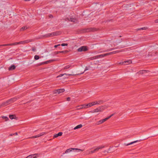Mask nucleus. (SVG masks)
<instances>
[{"mask_svg":"<svg viewBox=\"0 0 158 158\" xmlns=\"http://www.w3.org/2000/svg\"><path fill=\"white\" fill-rule=\"evenodd\" d=\"M119 52L118 51H114L112 52H110L108 53H106L105 54H102L99 55H98L91 58V60L96 59H97L101 58H103L106 56L110 55L112 54H114L117 52Z\"/></svg>","mask_w":158,"mask_h":158,"instance_id":"nucleus-1","label":"nucleus"},{"mask_svg":"<svg viewBox=\"0 0 158 158\" xmlns=\"http://www.w3.org/2000/svg\"><path fill=\"white\" fill-rule=\"evenodd\" d=\"M17 99V98H14L8 100L6 102L2 103V104L0 105V108L2 106H7L8 104H10L11 103H12L15 101Z\"/></svg>","mask_w":158,"mask_h":158,"instance_id":"nucleus-2","label":"nucleus"},{"mask_svg":"<svg viewBox=\"0 0 158 158\" xmlns=\"http://www.w3.org/2000/svg\"><path fill=\"white\" fill-rule=\"evenodd\" d=\"M83 151V150H82L78 148H71L66 150L64 154L68 153L72 151L74 152H79L80 151Z\"/></svg>","mask_w":158,"mask_h":158,"instance_id":"nucleus-3","label":"nucleus"},{"mask_svg":"<svg viewBox=\"0 0 158 158\" xmlns=\"http://www.w3.org/2000/svg\"><path fill=\"white\" fill-rule=\"evenodd\" d=\"M106 108L104 106L99 107L94 110L92 112L93 113L98 112H102Z\"/></svg>","mask_w":158,"mask_h":158,"instance_id":"nucleus-4","label":"nucleus"},{"mask_svg":"<svg viewBox=\"0 0 158 158\" xmlns=\"http://www.w3.org/2000/svg\"><path fill=\"white\" fill-rule=\"evenodd\" d=\"M58 35V33L56 32H53L51 33H49L46 34L44 35V37H52Z\"/></svg>","mask_w":158,"mask_h":158,"instance_id":"nucleus-5","label":"nucleus"},{"mask_svg":"<svg viewBox=\"0 0 158 158\" xmlns=\"http://www.w3.org/2000/svg\"><path fill=\"white\" fill-rule=\"evenodd\" d=\"M114 115V114H113L111 115L110 116L108 117H107L106 118L103 119H102L101 120H99L98 122V124H100L102 123H103L106 120H107V119L110 118V117H111L112 116Z\"/></svg>","mask_w":158,"mask_h":158,"instance_id":"nucleus-6","label":"nucleus"},{"mask_svg":"<svg viewBox=\"0 0 158 158\" xmlns=\"http://www.w3.org/2000/svg\"><path fill=\"white\" fill-rule=\"evenodd\" d=\"M79 52L85 51L87 50V48L85 46L80 47L77 49Z\"/></svg>","mask_w":158,"mask_h":158,"instance_id":"nucleus-7","label":"nucleus"},{"mask_svg":"<svg viewBox=\"0 0 158 158\" xmlns=\"http://www.w3.org/2000/svg\"><path fill=\"white\" fill-rule=\"evenodd\" d=\"M131 63V60H127L122 62L120 63V64H122L123 65H126L130 64Z\"/></svg>","mask_w":158,"mask_h":158,"instance_id":"nucleus-8","label":"nucleus"},{"mask_svg":"<svg viewBox=\"0 0 158 158\" xmlns=\"http://www.w3.org/2000/svg\"><path fill=\"white\" fill-rule=\"evenodd\" d=\"M32 40H27L21 41H20L18 42V44H25L27 43H29V42H30Z\"/></svg>","mask_w":158,"mask_h":158,"instance_id":"nucleus-9","label":"nucleus"},{"mask_svg":"<svg viewBox=\"0 0 158 158\" xmlns=\"http://www.w3.org/2000/svg\"><path fill=\"white\" fill-rule=\"evenodd\" d=\"M64 91V89H59L56 91L55 93L58 94H60L61 93L63 92Z\"/></svg>","mask_w":158,"mask_h":158,"instance_id":"nucleus-10","label":"nucleus"},{"mask_svg":"<svg viewBox=\"0 0 158 158\" xmlns=\"http://www.w3.org/2000/svg\"><path fill=\"white\" fill-rule=\"evenodd\" d=\"M38 155L37 154H35L32 155H31L28 156L27 158H36L37 157V156Z\"/></svg>","mask_w":158,"mask_h":158,"instance_id":"nucleus-11","label":"nucleus"},{"mask_svg":"<svg viewBox=\"0 0 158 158\" xmlns=\"http://www.w3.org/2000/svg\"><path fill=\"white\" fill-rule=\"evenodd\" d=\"M44 134V133L42 132L39 134L37 135H36L34 136L31 137L32 138H35L38 137H39L43 135Z\"/></svg>","mask_w":158,"mask_h":158,"instance_id":"nucleus-12","label":"nucleus"},{"mask_svg":"<svg viewBox=\"0 0 158 158\" xmlns=\"http://www.w3.org/2000/svg\"><path fill=\"white\" fill-rule=\"evenodd\" d=\"M105 147L104 146H99L97 148H96L95 149V151H98L99 149H102V148H104Z\"/></svg>","mask_w":158,"mask_h":158,"instance_id":"nucleus-13","label":"nucleus"},{"mask_svg":"<svg viewBox=\"0 0 158 158\" xmlns=\"http://www.w3.org/2000/svg\"><path fill=\"white\" fill-rule=\"evenodd\" d=\"M139 141L140 140H137L133 142H131L128 143H125V145L126 146H127L129 145H130L133 144V143H136L137 142H139Z\"/></svg>","mask_w":158,"mask_h":158,"instance_id":"nucleus-14","label":"nucleus"},{"mask_svg":"<svg viewBox=\"0 0 158 158\" xmlns=\"http://www.w3.org/2000/svg\"><path fill=\"white\" fill-rule=\"evenodd\" d=\"M148 71V70H143L140 71L138 73L139 74H144V73H146Z\"/></svg>","mask_w":158,"mask_h":158,"instance_id":"nucleus-15","label":"nucleus"},{"mask_svg":"<svg viewBox=\"0 0 158 158\" xmlns=\"http://www.w3.org/2000/svg\"><path fill=\"white\" fill-rule=\"evenodd\" d=\"M69 20L71 22H73L75 23H77L78 22L76 19L73 18H70Z\"/></svg>","mask_w":158,"mask_h":158,"instance_id":"nucleus-16","label":"nucleus"},{"mask_svg":"<svg viewBox=\"0 0 158 158\" xmlns=\"http://www.w3.org/2000/svg\"><path fill=\"white\" fill-rule=\"evenodd\" d=\"M62 134L63 133L62 132H59L58 134H55L54 136V137L56 138L58 136H60L62 135Z\"/></svg>","mask_w":158,"mask_h":158,"instance_id":"nucleus-17","label":"nucleus"},{"mask_svg":"<svg viewBox=\"0 0 158 158\" xmlns=\"http://www.w3.org/2000/svg\"><path fill=\"white\" fill-rule=\"evenodd\" d=\"M67 52V51H60L56 52H55V53L56 54H58L60 53H66Z\"/></svg>","mask_w":158,"mask_h":158,"instance_id":"nucleus-18","label":"nucleus"},{"mask_svg":"<svg viewBox=\"0 0 158 158\" xmlns=\"http://www.w3.org/2000/svg\"><path fill=\"white\" fill-rule=\"evenodd\" d=\"M64 75H69V76H72V75H73L72 74H67L66 73L61 74H60L57 77H61Z\"/></svg>","mask_w":158,"mask_h":158,"instance_id":"nucleus-19","label":"nucleus"},{"mask_svg":"<svg viewBox=\"0 0 158 158\" xmlns=\"http://www.w3.org/2000/svg\"><path fill=\"white\" fill-rule=\"evenodd\" d=\"M16 67L14 65H11L9 68L10 70H13L15 69Z\"/></svg>","mask_w":158,"mask_h":158,"instance_id":"nucleus-20","label":"nucleus"},{"mask_svg":"<svg viewBox=\"0 0 158 158\" xmlns=\"http://www.w3.org/2000/svg\"><path fill=\"white\" fill-rule=\"evenodd\" d=\"M82 127V124H79L77 126H76V127H75L74 129V130H76V129H78V128H81Z\"/></svg>","mask_w":158,"mask_h":158,"instance_id":"nucleus-21","label":"nucleus"},{"mask_svg":"<svg viewBox=\"0 0 158 158\" xmlns=\"http://www.w3.org/2000/svg\"><path fill=\"white\" fill-rule=\"evenodd\" d=\"M9 117L11 119H15L16 118V116L14 115H10L9 116Z\"/></svg>","mask_w":158,"mask_h":158,"instance_id":"nucleus-22","label":"nucleus"},{"mask_svg":"<svg viewBox=\"0 0 158 158\" xmlns=\"http://www.w3.org/2000/svg\"><path fill=\"white\" fill-rule=\"evenodd\" d=\"M86 104H84L80 105V108H87Z\"/></svg>","mask_w":158,"mask_h":158,"instance_id":"nucleus-23","label":"nucleus"},{"mask_svg":"<svg viewBox=\"0 0 158 158\" xmlns=\"http://www.w3.org/2000/svg\"><path fill=\"white\" fill-rule=\"evenodd\" d=\"M148 29V27H143L137 29V30H145Z\"/></svg>","mask_w":158,"mask_h":158,"instance_id":"nucleus-24","label":"nucleus"},{"mask_svg":"<svg viewBox=\"0 0 158 158\" xmlns=\"http://www.w3.org/2000/svg\"><path fill=\"white\" fill-rule=\"evenodd\" d=\"M87 108L91 107L92 106H93V105H92V103H89L88 104H86Z\"/></svg>","mask_w":158,"mask_h":158,"instance_id":"nucleus-25","label":"nucleus"},{"mask_svg":"<svg viewBox=\"0 0 158 158\" xmlns=\"http://www.w3.org/2000/svg\"><path fill=\"white\" fill-rule=\"evenodd\" d=\"M92 103V105H93V106L95 105H97L99 103H98V102H91Z\"/></svg>","mask_w":158,"mask_h":158,"instance_id":"nucleus-26","label":"nucleus"},{"mask_svg":"<svg viewBox=\"0 0 158 158\" xmlns=\"http://www.w3.org/2000/svg\"><path fill=\"white\" fill-rule=\"evenodd\" d=\"M10 46L15 45L17 44H19L18 42H15L12 44H10Z\"/></svg>","mask_w":158,"mask_h":158,"instance_id":"nucleus-27","label":"nucleus"},{"mask_svg":"<svg viewBox=\"0 0 158 158\" xmlns=\"http://www.w3.org/2000/svg\"><path fill=\"white\" fill-rule=\"evenodd\" d=\"M70 67H71V66L70 65H67L64 67V69H68Z\"/></svg>","mask_w":158,"mask_h":158,"instance_id":"nucleus-28","label":"nucleus"},{"mask_svg":"<svg viewBox=\"0 0 158 158\" xmlns=\"http://www.w3.org/2000/svg\"><path fill=\"white\" fill-rule=\"evenodd\" d=\"M40 58L39 56L37 55H35L34 56V58L35 60H37Z\"/></svg>","mask_w":158,"mask_h":158,"instance_id":"nucleus-29","label":"nucleus"},{"mask_svg":"<svg viewBox=\"0 0 158 158\" xmlns=\"http://www.w3.org/2000/svg\"><path fill=\"white\" fill-rule=\"evenodd\" d=\"M10 46V44L1 45H0V47L2 46Z\"/></svg>","mask_w":158,"mask_h":158,"instance_id":"nucleus-30","label":"nucleus"},{"mask_svg":"<svg viewBox=\"0 0 158 158\" xmlns=\"http://www.w3.org/2000/svg\"><path fill=\"white\" fill-rule=\"evenodd\" d=\"M2 118L3 119H5L6 121H7L8 119V118L6 116H3L2 117Z\"/></svg>","mask_w":158,"mask_h":158,"instance_id":"nucleus-31","label":"nucleus"},{"mask_svg":"<svg viewBox=\"0 0 158 158\" xmlns=\"http://www.w3.org/2000/svg\"><path fill=\"white\" fill-rule=\"evenodd\" d=\"M96 152L95 151V150L94 149V150L93 151H91L90 152H89V154H90V153H94Z\"/></svg>","mask_w":158,"mask_h":158,"instance_id":"nucleus-32","label":"nucleus"},{"mask_svg":"<svg viewBox=\"0 0 158 158\" xmlns=\"http://www.w3.org/2000/svg\"><path fill=\"white\" fill-rule=\"evenodd\" d=\"M89 70V69L88 68V67H86L85 69V70H84V72H83V73H81L80 74H83L85 71H86V70Z\"/></svg>","mask_w":158,"mask_h":158,"instance_id":"nucleus-33","label":"nucleus"},{"mask_svg":"<svg viewBox=\"0 0 158 158\" xmlns=\"http://www.w3.org/2000/svg\"><path fill=\"white\" fill-rule=\"evenodd\" d=\"M61 45L62 46H67L68 45V44H64V43H63V44H61Z\"/></svg>","mask_w":158,"mask_h":158,"instance_id":"nucleus-34","label":"nucleus"},{"mask_svg":"<svg viewBox=\"0 0 158 158\" xmlns=\"http://www.w3.org/2000/svg\"><path fill=\"white\" fill-rule=\"evenodd\" d=\"M82 108H80V106H79L77 107V110H80L81 109H82Z\"/></svg>","mask_w":158,"mask_h":158,"instance_id":"nucleus-35","label":"nucleus"},{"mask_svg":"<svg viewBox=\"0 0 158 158\" xmlns=\"http://www.w3.org/2000/svg\"><path fill=\"white\" fill-rule=\"evenodd\" d=\"M97 102H98V103H99L98 104H99L100 103H102L103 102V101L102 100H100Z\"/></svg>","mask_w":158,"mask_h":158,"instance_id":"nucleus-36","label":"nucleus"},{"mask_svg":"<svg viewBox=\"0 0 158 158\" xmlns=\"http://www.w3.org/2000/svg\"><path fill=\"white\" fill-rule=\"evenodd\" d=\"M27 28V27H22L21 28V29L24 30L26 29Z\"/></svg>","mask_w":158,"mask_h":158,"instance_id":"nucleus-37","label":"nucleus"},{"mask_svg":"<svg viewBox=\"0 0 158 158\" xmlns=\"http://www.w3.org/2000/svg\"><path fill=\"white\" fill-rule=\"evenodd\" d=\"M60 44H59L58 45H55L54 47L55 48H56L58 46H60Z\"/></svg>","mask_w":158,"mask_h":158,"instance_id":"nucleus-38","label":"nucleus"},{"mask_svg":"<svg viewBox=\"0 0 158 158\" xmlns=\"http://www.w3.org/2000/svg\"><path fill=\"white\" fill-rule=\"evenodd\" d=\"M70 98L69 97H68L67 98V101H69L70 100Z\"/></svg>","mask_w":158,"mask_h":158,"instance_id":"nucleus-39","label":"nucleus"},{"mask_svg":"<svg viewBox=\"0 0 158 158\" xmlns=\"http://www.w3.org/2000/svg\"><path fill=\"white\" fill-rule=\"evenodd\" d=\"M108 151L105 150L103 151V153H108Z\"/></svg>","mask_w":158,"mask_h":158,"instance_id":"nucleus-40","label":"nucleus"},{"mask_svg":"<svg viewBox=\"0 0 158 158\" xmlns=\"http://www.w3.org/2000/svg\"><path fill=\"white\" fill-rule=\"evenodd\" d=\"M155 22L156 23H158V19L155 20Z\"/></svg>","mask_w":158,"mask_h":158,"instance_id":"nucleus-41","label":"nucleus"},{"mask_svg":"<svg viewBox=\"0 0 158 158\" xmlns=\"http://www.w3.org/2000/svg\"><path fill=\"white\" fill-rule=\"evenodd\" d=\"M54 61V60H49L48 61L49 62H52V61Z\"/></svg>","mask_w":158,"mask_h":158,"instance_id":"nucleus-42","label":"nucleus"},{"mask_svg":"<svg viewBox=\"0 0 158 158\" xmlns=\"http://www.w3.org/2000/svg\"><path fill=\"white\" fill-rule=\"evenodd\" d=\"M112 50V49L110 50H106V51H104V52H107V51H110V50Z\"/></svg>","mask_w":158,"mask_h":158,"instance_id":"nucleus-43","label":"nucleus"},{"mask_svg":"<svg viewBox=\"0 0 158 158\" xmlns=\"http://www.w3.org/2000/svg\"><path fill=\"white\" fill-rule=\"evenodd\" d=\"M32 50L33 51H35V49H32Z\"/></svg>","mask_w":158,"mask_h":158,"instance_id":"nucleus-44","label":"nucleus"},{"mask_svg":"<svg viewBox=\"0 0 158 158\" xmlns=\"http://www.w3.org/2000/svg\"><path fill=\"white\" fill-rule=\"evenodd\" d=\"M15 134L16 135H17V133H15Z\"/></svg>","mask_w":158,"mask_h":158,"instance_id":"nucleus-45","label":"nucleus"},{"mask_svg":"<svg viewBox=\"0 0 158 158\" xmlns=\"http://www.w3.org/2000/svg\"><path fill=\"white\" fill-rule=\"evenodd\" d=\"M50 16V17H52V15H51Z\"/></svg>","mask_w":158,"mask_h":158,"instance_id":"nucleus-46","label":"nucleus"}]
</instances>
